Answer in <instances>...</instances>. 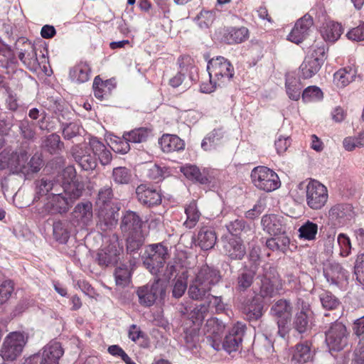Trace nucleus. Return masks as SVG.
Returning <instances> with one entry per match:
<instances>
[{
    "label": "nucleus",
    "mask_w": 364,
    "mask_h": 364,
    "mask_svg": "<svg viewBox=\"0 0 364 364\" xmlns=\"http://www.w3.org/2000/svg\"><path fill=\"white\" fill-rule=\"evenodd\" d=\"M343 31V29L341 24L337 22L329 21L323 26L321 33L325 41L335 42L340 38Z\"/></svg>",
    "instance_id": "obj_38"
},
{
    "label": "nucleus",
    "mask_w": 364,
    "mask_h": 364,
    "mask_svg": "<svg viewBox=\"0 0 364 364\" xmlns=\"http://www.w3.org/2000/svg\"><path fill=\"white\" fill-rule=\"evenodd\" d=\"M251 178L254 185L259 189L271 192L280 186L277 174L265 166H257L251 172Z\"/></svg>",
    "instance_id": "obj_9"
},
{
    "label": "nucleus",
    "mask_w": 364,
    "mask_h": 364,
    "mask_svg": "<svg viewBox=\"0 0 364 364\" xmlns=\"http://www.w3.org/2000/svg\"><path fill=\"white\" fill-rule=\"evenodd\" d=\"M270 313L277 319L278 334L284 338L290 330L289 322L292 313L291 303L286 299H279L272 306Z\"/></svg>",
    "instance_id": "obj_8"
},
{
    "label": "nucleus",
    "mask_w": 364,
    "mask_h": 364,
    "mask_svg": "<svg viewBox=\"0 0 364 364\" xmlns=\"http://www.w3.org/2000/svg\"><path fill=\"white\" fill-rule=\"evenodd\" d=\"M356 71L354 68L348 67L338 70L333 76V80L338 87H346L355 80Z\"/></svg>",
    "instance_id": "obj_41"
},
{
    "label": "nucleus",
    "mask_w": 364,
    "mask_h": 364,
    "mask_svg": "<svg viewBox=\"0 0 364 364\" xmlns=\"http://www.w3.org/2000/svg\"><path fill=\"white\" fill-rule=\"evenodd\" d=\"M62 134L65 140H70L80 134V127L77 123L63 124Z\"/></svg>",
    "instance_id": "obj_57"
},
{
    "label": "nucleus",
    "mask_w": 364,
    "mask_h": 364,
    "mask_svg": "<svg viewBox=\"0 0 364 364\" xmlns=\"http://www.w3.org/2000/svg\"><path fill=\"white\" fill-rule=\"evenodd\" d=\"M228 231L232 235H237L241 232H247L250 230V227L246 225L245 221L243 219H235L226 224Z\"/></svg>",
    "instance_id": "obj_53"
},
{
    "label": "nucleus",
    "mask_w": 364,
    "mask_h": 364,
    "mask_svg": "<svg viewBox=\"0 0 364 364\" xmlns=\"http://www.w3.org/2000/svg\"><path fill=\"white\" fill-rule=\"evenodd\" d=\"M19 129L24 139L31 140L35 136L34 124L30 122L28 119H23L19 123Z\"/></svg>",
    "instance_id": "obj_58"
},
{
    "label": "nucleus",
    "mask_w": 364,
    "mask_h": 364,
    "mask_svg": "<svg viewBox=\"0 0 364 364\" xmlns=\"http://www.w3.org/2000/svg\"><path fill=\"white\" fill-rule=\"evenodd\" d=\"M75 219L79 225H88L92 219V205L90 202L77 204L73 213Z\"/></svg>",
    "instance_id": "obj_27"
},
{
    "label": "nucleus",
    "mask_w": 364,
    "mask_h": 364,
    "mask_svg": "<svg viewBox=\"0 0 364 364\" xmlns=\"http://www.w3.org/2000/svg\"><path fill=\"white\" fill-rule=\"evenodd\" d=\"M62 176L64 180L63 189L47 196L44 204L46 211L50 214L67 213L84 191V183L76 178L73 167L65 168Z\"/></svg>",
    "instance_id": "obj_1"
},
{
    "label": "nucleus",
    "mask_w": 364,
    "mask_h": 364,
    "mask_svg": "<svg viewBox=\"0 0 364 364\" xmlns=\"http://www.w3.org/2000/svg\"><path fill=\"white\" fill-rule=\"evenodd\" d=\"M324 277L331 284H338L346 277V271L337 262H332L323 271Z\"/></svg>",
    "instance_id": "obj_32"
},
{
    "label": "nucleus",
    "mask_w": 364,
    "mask_h": 364,
    "mask_svg": "<svg viewBox=\"0 0 364 364\" xmlns=\"http://www.w3.org/2000/svg\"><path fill=\"white\" fill-rule=\"evenodd\" d=\"M325 59V47L313 46L300 65L301 76L304 79L312 77L318 72Z\"/></svg>",
    "instance_id": "obj_7"
},
{
    "label": "nucleus",
    "mask_w": 364,
    "mask_h": 364,
    "mask_svg": "<svg viewBox=\"0 0 364 364\" xmlns=\"http://www.w3.org/2000/svg\"><path fill=\"white\" fill-rule=\"evenodd\" d=\"M207 70L210 82L214 86H222L229 82L234 75V68L229 60L218 56L208 63Z\"/></svg>",
    "instance_id": "obj_3"
},
{
    "label": "nucleus",
    "mask_w": 364,
    "mask_h": 364,
    "mask_svg": "<svg viewBox=\"0 0 364 364\" xmlns=\"http://www.w3.org/2000/svg\"><path fill=\"white\" fill-rule=\"evenodd\" d=\"M159 144L164 152L169 153L180 151L184 149L185 144L176 135L164 134L159 141Z\"/></svg>",
    "instance_id": "obj_29"
},
{
    "label": "nucleus",
    "mask_w": 364,
    "mask_h": 364,
    "mask_svg": "<svg viewBox=\"0 0 364 364\" xmlns=\"http://www.w3.org/2000/svg\"><path fill=\"white\" fill-rule=\"evenodd\" d=\"M337 242L340 246V255L347 257L350 253L351 243L349 237L344 233H340L337 237Z\"/></svg>",
    "instance_id": "obj_59"
},
{
    "label": "nucleus",
    "mask_w": 364,
    "mask_h": 364,
    "mask_svg": "<svg viewBox=\"0 0 364 364\" xmlns=\"http://www.w3.org/2000/svg\"><path fill=\"white\" fill-rule=\"evenodd\" d=\"M114 274L116 285L124 287L129 284L131 272L127 265L122 264L117 267Z\"/></svg>",
    "instance_id": "obj_48"
},
{
    "label": "nucleus",
    "mask_w": 364,
    "mask_h": 364,
    "mask_svg": "<svg viewBox=\"0 0 364 364\" xmlns=\"http://www.w3.org/2000/svg\"><path fill=\"white\" fill-rule=\"evenodd\" d=\"M44 146L50 154L56 153V151L63 146L60 141V136L56 134H52L46 137L44 141Z\"/></svg>",
    "instance_id": "obj_51"
},
{
    "label": "nucleus",
    "mask_w": 364,
    "mask_h": 364,
    "mask_svg": "<svg viewBox=\"0 0 364 364\" xmlns=\"http://www.w3.org/2000/svg\"><path fill=\"white\" fill-rule=\"evenodd\" d=\"M215 232L210 228H203L198 234V245L203 250L212 249L216 242Z\"/></svg>",
    "instance_id": "obj_34"
},
{
    "label": "nucleus",
    "mask_w": 364,
    "mask_h": 364,
    "mask_svg": "<svg viewBox=\"0 0 364 364\" xmlns=\"http://www.w3.org/2000/svg\"><path fill=\"white\" fill-rule=\"evenodd\" d=\"M223 254L232 260H240L246 254V249L240 238L232 237H222Z\"/></svg>",
    "instance_id": "obj_19"
},
{
    "label": "nucleus",
    "mask_w": 364,
    "mask_h": 364,
    "mask_svg": "<svg viewBox=\"0 0 364 364\" xmlns=\"http://www.w3.org/2000/svg\"><path fill=\"white\" fill-rule=\"evenodd\" d=\"M260 287L259 294L264 299L272 298L282 289V282L274 267L269 264L263 267V273L259 276Z\"/></svg>",
    "instance_id": "obj_5"
},
{
    "label": "nucleus",
    "mask_w": 364,
    "mask_h": 364,
    "mask_svg": "<svg viewBox=\"0 0 364 364\" xmlns=\"http://www.w3.org/2000/svg\"><path fill=\"white\" fill-rule=\"evenodd\" d=\"M99 225L102 230L111 229L117 223L118 214L113 210L107 209L99 210Z\"/></svg>",
    "instance_id": "obj_40"
},
{
    "label": "nucleus",
    "mask_w": 364,
    "mask_h": 364,
    "mask_svg": "<svg viewBox=\"0 0 364 364\" xmlns=\"http://www.w3.org/2000/svg\"><path fill=\"white\" fill-rule=\"evenodd\" d=\"M138 201L143 205L153 207L161 203V195L146 184H141L136 189Z\"/></svg>",
    "instance_id": "obj_21"
},
{
    "label": "nucleus",
    "mask_w": 364,
    "mask_h": 364,
    "mask_svg": "<svg viewBox=\"0 0 364 364\" xmlns=\"http://www.w3.org/2000/svg\"><path fill=\"white\" fill-rule=\"evenodd\" d=\"M351 364H364V337L359 341L354 351V359Z\"/></svg>",
    "instance_id": "obj_64"
},
{
    "label": "nucleus",
    "mask_w": 364,
    "mask_h": 364,
    "mask_svg": "<svg viewBox=\"0 0 364 364\" xmlns=\"http://www.w3.org/2000/svg\"><path fill=\"white\" fill-rule=\"evenodd\" d=\"M246 326L242 323H237L231 331L225 338L223 343V348L229 353L238 350L242 343Z\"/></svg>",
    "instance_id": "obj_22"
},
{
    "label": "nucleus",
    "mask_w": 364,
    "mask_h": 364,
    "mask_svg": "<svg viewBox=\"0 0 364 364\" xmlns=\"http://www.w3.org/2000/svg\"><path fill=\"white\" fill-rule=\"evenodd\" d=\"M186 220L183 223L186 228L191 229L198 223L200 217V213L198 210L196 201H191L185 208Z\"/></svg>",
    "instance_id": "obj_43"
},
{
    "label": "nucleus",
    "mask_w": 364,
    "mask_h": 364,
    "mask_svg": "<svg viewBox=\"0 0 364 364\" xmlns=\"http://www.w3.org/2000/svg\"><path fill=\"white\" fill-rule=\"evenodd\" d=\"M196 278L211 289L212 287L220 281V275L218 270L205 264L199 269Z\"/></svg>",
    "instance_id": "obj_25"
},
{
    "label": "nucleus",
    "mask_w": 364,
    "mask_h": 364,
    "mask_svg": "<svg viewBox=\"0 0 364 364\" xmlns=\"http://www.w3.org/2000/svg\"><path fill=\"white\" fill-rule=\"evenodd\" d=\"M319 299L322 307L326 310L336 309L341 304L338 298L336 296H334L331 292L328 291H323L319 294Z\"/></svg>",
    "instance_id": "obj_50"
},
{
    "label": "nucleus",
    "mask_w": 364,
    "mask_h": 364,
    "mask_svg": "<svg viewBox=\"0 0 364 364\" xmlns=\"http://www.w3.org/2000/svg\"><path fill=\"white\" fill-rule=\"evenodd\" d=\"M92 149L86 144L73 146L71 152L75 161L85 171H91L97 166L95 156L91 154Z\"/></svg>",
    "instance_id": "obj_17"
},
{
    "label": "nucleus",
    "mask_w": 364,
    "mask_h": 364,
    "mask_svg": "<svg viewBox=\"0 0 364 364\" xmlns=\"http://www.w3.org/2000/svg\"><path fill=\"white\" fill-rule=\"evenodd\" d=\"M354 273L357 280L364 284V254L358 255L355 263Z\"/></svg>",
    "instance_id": "obj_62"
},
{
    "label": "nucleus",
    "mask_w": 364,
    "mask_h": 364,
    "mask_svg": "<svg viewBox=\"0 0 364 364\" xmlns=\"http://www.w3.org/2000/svg\"><path fill=\"white\" fill-rule=\"evenodd\" d=\"M113 192L110 186H105L101 188L96 198V205L100 209H107L109 206L113 198Z\"/></svg>",
    "instance_id": "obj_44"
},
{
    "label": "nucleus",
    "mask_w": 364,
    "mask_h": 364,
    "mask_svg": "<svg viewBox=\"0 0 364 364\" xmlns=\"http://www.w3.org/2000/svg\"><path fill=\"white\" fill-rule=\"evenodd\" d=\"M210 291L209 287L195 277L189 286L188 294L192 299L198 301L205 298Z\"/></svg>",
    "instance_id": "obj_39"
},
{
    "label": "nucleus",
    "mask_w": 364,
    "mask_h": 364,
    "mask_svg": "<svg viewBox=\"0 0 364 364\" xmlns=\"http://www.w3.org/2000/svg\"><path fill=\"white\" fill-rule=\"evenodd\" d=\"M89 145L92 149V153L98 157L100 164L103 166L109 164L112 159V153L107 149L105 145L100 141L97 138H92L90 140Z\"/></svg>",
    "instance_id": "obj_28"
},
{
    "label": "nucleus",
    "mask_w": 364,
    "mask_h": 364,
    "mask_svg": "<svg viewBox=\"0 0 364 364\" xmlns=\"http://www.w3.org/2000/svg\"><path fill=\"white\" fill-rule=\"evenodd\" d=\"M346 36L348 39L354 41H361L364 40V23L349 31Z\"/></svg>",
    "instance_id": "obj_63"
},
{
    "label": "nucleus",
    "mask_w": 364,
    "mask_h": 364,
    "mask_svg": "<svg viewBox=\"0 0 364 364\" xmlns=\"http://www.w3.org/2000/svg\"><path fill=\"white\" fill-rule=\"evenodd\" d=\"M71 223L68 220H57L53 223V232L55 239L60 243H65L69 237Z\"/></svg>",
    "instance_id": "obj_35"
},
{
    "label": "nucleus",
    "mask_w": 364,
    "mask_h": 364,
    "mask_svg": "<svg viewBox=\"0 0 364 364\" xmlns=\"http://www.w3.org/2000/svg\"><path fill=\"white\" fill-rule=\"evenodd\" d=\"M327 188L316 180H311L306 186V200L313 210H320L328 200Z\"/></svg>",
    "instance_id": "obj_13"
},
{
    "label": "nucleus",
    "mask_w": 364,
    "mask_h": 364,
    "mask_svg": "<svg viewBox=\"0 0 364 364\" xmlns=\"http://www.w3.org/2000/svg\"><path fill=\"white\" fill-rule=\"evenodd\" d=\"M322 97L323 92L321 89L316 86H309L306 87L302 93V99L304 102L320 100Z\"/></svg>",
    "instance_id": "obj_54"
},
{
    "label": "nucleus",
    "mask_w": 364,
    "mask_h": 364,
    "mask_svg": "<svg viewBox=\"0 0 364 364\" xmlns=\"http://www.w3.org/2000/svg\"><path fill=\"white\" fill-rule=\"evenodd\" d=\"M42 166V160L39 156L34 155L31 157L29 162H26V171H25V176L30 173H36L40 171Z\"/></svg>",
    "instance_id": "obj_61"
},
{
    "label": "nucleus",
    "mask_w": 364,
    "mask_h": 364,
    "mask_svg": "<svg viewBox=\"0 0 364 364\" xmlns=\"http://www.w3.org/2000/svg\"><path fill=\"white\" fill-rule=\"evenodd\" d=\"M354 216L353 208L348 203H338L328 210V218L334 226H343Z\"/></svg>",
    "instance_id": "obj_18"
},
{
    "label": "nucleus",
    "mask_w": 364,
    "mask_h": 364,
    "mask_svg": "<svg viewBox=\"0 0 364 364\" xmlns=\"http://www.w3.org/2000/svg\"><path fill=\"white\" fill-rule=\"evenodd\" d=\"M14 289V284L11 280H4L0 283V305L9 299Z\"/></svg>",
    "instance_id": "obj_56"
},
{
    "label": "nucleus",
    "mask_w": 364,
    "mask_h": 364,
    "mask_svg": "<svg viewBox=\"0 0 364 364\" xmlns=\"http://www.w3.org/2000/svg\"><path fill=\"white\" fill-rule=\"evenodd\" d=\"M299 237L305 240H314L318 233V225L310 220L306 221L298 230Z\"/></svg>",
    "instance_id": "obj_46"
},
{
    "label": "nucleus",
    "mask_w": 364,
    "mask_h": 364,
    "mask_svg": "<svg viewBox=\"0 0 364 364\" xmlns=\"http://www.w3.org/2000/svg\"><path fill=\"white\" fill-rule=\"evenodd\" d=\"M136 294L140 304L151 306L158 299H164L166 295V286L161 279H156L138 288Z\"/></svg>",
    "instance_id": "obj_12"
},
{
    "label": "nucleus",
    "mask_w": 364,
    "mask_h": 364,
    "mask_svg": "<svg viewBox=\"0 0 364 364\" xmlns=\"http://www.w3.org/2000/svg\"><path fill=\"white\" fill-rule=\"evenodd\" d=\"M63 183L60 184L58 181L43 178L36 182V196L34 200L40 199L41 196L53 194L63 189Z\"/></svg>",
    "instance_id": "obj_24"
},
{
    "label": "nucleus",
    "mask_w": 364,
    "mask_h": 364,
    "mask_svg": "<svg viewBox=\"0 0 364 364\" xmlns=\"http://www.w3.org/2000/svg\"><path fill=\"white\" fill-rule=\"evenodd\" d=\"M16 49L20 60L31 70H36L40 63L37 58L36 48L31 42L21 38L16 42Z\"/></svg>",
    "instance_id": "obj_15"
},
{
    "label": "nucleus",
    "mask_w": 364,
    "mask_h": 364,
    "mask_svg": "<svg viewBox=\"0 0 364 364\" xmlns=\"http://www.w3.org/2000/svg\"><path fill=\"white\" fill-rule=\"evenodd\" d=\"M27 342L24 333L14 331L10 333L4 339L1 348V355L4 360H14L22 353Z\"/></svg>",
    "instance_id": "obj_10"
},
{
    "label": "nucleus",
    "mask_w": 364,
    "mask_h": 364,
    "mask_svg": "<svg viewBox=\"0 0 364 364\" xmlns=\"http://www.w3.org/2000/svg\"><path fill=\"white\" fill-rule=\"evenodd\" d=\"M151 135V129L146 127H140L128 132H124L123 138L132 143H142L146 141Z\"/></svg>",
    "instance_id": "obj_42"
},
{
    "label": "nucleus",
    "mask_w": 364,
    "mask_h": 364,
    "mask_svg": "<svg viewBox=\"0 0 364 364\" xmlns=\"http://www.w3.org/2000/svg\"><path fill=\"white\" fill-rule=\"evenodd\" d=\"M208 313V306L200 304L196 306L191 312V318L194 323L199 326Z\"/></svg>",
    "instance_id": "obj_52"
},
{
    "label": "nucleus",
    "mask_w": 364,
    "mask_h": 364,
    "mask_svg": "<svg viewBox=\"0 0 364 364\" xmlns=\"http://www.w3.org/2000/svg\"><path fill=\"white\" fill-rule=\"evenodd\" d=\"M181 171L187 178L193 181L200 184H207L210 182L208 172L205 169L200 171L195 165H186L182 166Z\"/></svg>",
    "instance_id": "obj_30"
},
{
    "label": "nucleus",
    "mask_w": 364,
    "mask_h": 364,
    "mask_svg": "<svg viewBox=\"0 0 364 364\" xmlns=\"http://www.w3.org/2000/svg\"><path fill=\"white\" fill-rule=\"evenodd\" d=\"M28 156L26 151H11L4 149L0 153V169H9L13 174L23 175L25 176L26 171V162Z\"/></svg>",
    "instance_id": "obj_6"
},
{
    "label": "nucleus",
    "mask_w": 364,
    "mask_h": 364,
    "mask_svg": "<svg viewBox=\"0 0 364 364\" xmlns=\"http://www.w3.org/2000/svg\"><path fill=\"white\" fill-rule=\"evenodd\" d=\"M112 177L115 183L126 185L132 181V173L129 168L124 166H119L113 168Z\"/></svg>",
    "instance_id": "obj_45"
},
{
    "label": "nucleus",
    "mask_w": 364,
    "mask_h": 364,
    "mask_svg": "<svg viewBox=\"0 0 364 364\" xmlns=\"http://www.w3.org/2000/svg\"><path fill=\"white\" fill-rule=\"evenodd\" d=\"M249 31L245 27L230 28L224 33V41L228 44L240 43L248 38Z\"/></svg>",
    "instance_id": "obj_36"
},
{
    "label": "nucleus",
    "mask_w": 364,
    "mask_h": 364,
    "mask_svg": "<svg viewBox=\"0 0 364 364\" xmlns=\"http://www.w3.org/2000/svg\"><path fill=\"white\" fill-rule=\"evenodd\" d=\"M286 89L291 100L297 101L300 98L302 85L298 79L288 77L286 80Z\"/></svg>",
    "instance_id": "obj_47"
},
{
    "label": "nucleus",
    "mask_w": 364,
    "mask_h": 364,
    "mask_svg": "<svg viewBox=\"0 0 364 364\" xmlns=\"http://www.w3.org/2000/svg\"><path fill=\"white\" fill-rule=\"evenodd\" d=\"M312 26L311 16L309 14L304 15L296 21L287 39L296 44L301 43L309 35Z\"/></svg>",
    "instance_id": "obj_20"
},
{
    "label": "nucleus",
    "mask_w": 364,
    "mask_h": 364,
    "mask_svg": "<svg viewBox=\"0 0 364 364\" xmlns=\"http://www.w3.org/2000/svg\"><path fill=\"white\" fill-rule=\"evenodd\" d=\"M118 259L116 250L114 252L102 250L97 254L98 263L101 266H108L117 262Z\"/></svg>",
    "instance_id": "obj_55"
},
{
    "label": "nucleus",
    "mask_w": 364,
    "mask_h": 364,
    "mask_svg": "<svg viewBox=\"0 0 364 364\" xmlns=\"http://www.w3.org/2000/svg\"><path fill=\"white\" fill-rule=\"evenodd\" d=\"M143 221L134 211L127 210L122 218L120 228L127 235V250L134 252L144 243V237L141 232Z\"/></svg>",
    "instance_id": "obj_2"
},
{
    "label": "nucleus",
    "mask_w": 364,
    "mask_h": 364,
    "mask_svg": "<svg viewBox=\"0 0 364 364\" xmlns=\"http://www.w3.org/2000/svg\"><path fill=\"white\" fill-rule=\"evenodd\" d=\"M64 350L59 342L51 341L38 353L33 355L27 361L28 364H59Z\"/></svg>",
    "instance_id": "obj_11"
},
{
    "label": "nucleus",
    "mask_w": 364,
    "mask_h": 364,
    "mask_svg": "<svg viewBox=\"0 0 364 364\" xmlns=\"http://www.w3.org/2000/svg\"><path fill=\"white\" fill-rule=\"evenodd\" d=\"M223 137V131L222 129H215L210 132L206 137L204 138L201 143V147L207 151L210 150L212 146L218 144V143Z\"/></svg>",
    "instance_id": "obj_49"
},
{
    "label": "nucleus",
    "mask_w": 364,
    "mask_h": 364,
    "mask_svg": "<svg viewBox=\"0 0 364 364\" xmlns=\"http://www.w3.org/2000/svg\"><path fill=\"white\" fill-rule=\"evenodd\" d=\"M256 274L255 268L244 269L237 279L236 290L240 293L245 292L250 288Z\"/></svg>",
    "instance_id": "obj_37"
},
{
    "label": "nucleus",
    "mask_w": 364,
    "mask_h": 364,
    "mask_svg": "<svg viewBox=\"0 0 364 364\" xmlns=\"http://www.w3.org/2000/svg\"><path fill=\"white\" fill-rule=\"evenodd\" d=\"M91 69L86 62H80L70 70V78L77 83H84L90 78Z\"/></svg>",
    "instance_id": "obj_31"
},
{
    "label": "nucleus",
    "mask_w": 364,
    "mask_h": 364,
    "mask_svg": "<svg viewBox=\"0 0 364 364\" xmlns=\"http://www.w3.org/2000/svg\"><path fill=\"white\" fill-rule=\"evenodd\" d=\"M224 330V323L214 317L208 318L204 326L207 342L216 350H219L221 348V339Z\"/></svg>",
    "instance_id": "obj_16"
},
{
    "label": "nucleus",
    "mask_w": 364,
    "mask_h": 364,
    "mask_svg": "<svg viewBox=\"0 0 364 364\" xmlns=\"http://www.w3.org/2000/svg\"><path fill=\"white\" fill-rule=\"evenodd\" d=\"M106 86L105 83L101 81L99 77H96L93 82L94 95L99 100L106 99L109 92L105 90Z\"/></svg>",
    "instance_id": "obj_60"
},
{
    "label": "nucleus",
    "mask_w": 364,
    "mask_h": 364,
    "mask_svg": "<svg viewBox=\"0 0 364 364\" xmlns=\"http://www.w3.org/2000/svg\"><path fill=\"white\" fill-rule=\"evenodd\" d=\"M301 305V309L296 314L293 325L299 333H303L309 328L310 316L312 313L308 304L302 301Z\"/></svg>",
    "instance_id": "obj_26"
},
{
    "label": "nucleus",
    "mask_w": 364,
    "mask_h": 364,
    "mask_svg": "<svg viewBox=\"0 0 364 364\" xmlns=\"http://www.w3.org/2000/svg\"><path fill=\"white\" fill-rule=\"evenodd\" d=\"M261 225L264 231L271 235H279L285 232L283 218L276 214L265 215L262 217Z\"/></svg>",
    "instance_id": "obj_23"
},
{
    "label": "nucleus",
    "mask_w": 364,
    "mask_h": 364,
    "mask_svg": "<svg viewBox=\"0 0 364 364\" xmlns=\"http://www.w3.org/2000/svg\"><path fill=\"white\" fill-rule=\"evenodd\" d=\"M313 352L308 343H301L296 346L292 357L294 364H305L313 360Z\"/></svg>",
    "instance_id": "obj_33"
},
{
    "label": "nucleus",
    "mask_w": 364,
    "mask_h": 364,
    "mask_svg": "<svg viewBox=\"0 0 364 364\" xmlns=\"http://www.w3.org/2000/svg\"><path fill=\"white\" fill-rule=\"evenodd\" d=\"M168 257L167 247L161 243L149 245L142 255L143 264L152 274L156 275L163 269Z\"/></svg>",
    "instance_id": "obj_4"
},
{
    "label": "nucleus",
    "mask_w": 364,
    "mask_h": 364,
    "mask_svg": "<svg viewBox=\"0 0 364 364\" xmlns=\"http://www.w3.org/2000/svg\"><path fill=\"white\" fill-rule=\"evenodd\" d=\"M326 342L330 350H341L347 343V331L346 326L341 322L331 324L326 332Z\"/></svg>",
    "instance_id": "obj_14"
}]
</instances>
